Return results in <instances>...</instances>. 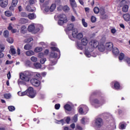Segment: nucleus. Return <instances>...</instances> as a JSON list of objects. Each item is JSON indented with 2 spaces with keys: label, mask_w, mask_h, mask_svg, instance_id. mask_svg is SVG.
Here are the masks:
<instances>
[{
  "label": "nucleus",
  "mask_w": 130,
  "mask_h": 130,
  "mask_svg": "<svg viewBox=\"0 0 130 130\" xmlns=\"http://www.w3.org/2000/svg\"><path fill=\"white\" fill-rule=\"evenodd\" d=\"M81 22L83 26H84L85 28H87L88 27V23L86 22L85 19H82Z\"/></svg>",
  "instance_id": "36"
},
{
  "label": "nucleus",
  "mask_w": 130,
  "mask_h": 130,
  "mask_svg": "<svg viewBox=\"0 0 130 130\" xmlns=\"http://www.w3.org/2000/svg\"><path fill=\"white\" fill-rule=\"evenodd\" d=\"M38 60V58L35 56H31L30 58V60L32 61L33 62H36L37 60Z\"/></svg>",
  "instance_id": "47"
},
{
  "label": "nucleus",
  "mask_w": 130,
  "mask_h": 130,
  "mask_svg": "<svg viewBox=\"0 0 130 130\" xmlns=\"http://www.w3.org/2000/svg\"><path fill=\"white\" fill-rule=\"evenodd\" d=\"M70 6H71L72 9L74 10V12L75 14L77 13V11H76V10H75V8H77V7H78V6L77 5V3H76V1L75 0H71V1H70Z\"/></svg>",
  "instance_id": "20"
},
{
  "label": "nucleus",
  "mask_w": 130,
  "mask_h": 130,
  "mask_svg": "<svg viewBox=\"0 0 130 130\" xmlns=\"http://www.w3.org/2000/svg\"><path fill=\"white\" fill-rule=\"evenodd\" d=\"M7 41L9 43L12 44L14 43V39H13L12 38H8L7 39Z\"/></svg>",
  "instance_id": "49"
},
{
  "label": "nucleus",
  "mask_w": 130,
  "mask_h": 130,
  "mask_svg": "<svg viewBox=\"0 0 130 130\" xmlns=\"http://www.w3.org/2000/svg\"><path fill=\"white\" fill-rule=\"evenodd\" d=\"M12 5L13 7H16L18 5V0H13Z\"/></svg>",
  "instance_id": "53"
},
{
  "label": "nucleus",
  "mask_w": 130,
  "mask_h": 130,
  "mask_svg": "<svg viewBox=\"0 0 130 130\" xmlns=\"http://www.w3.org/2000/svg\"><path fill=\"white\" fill-rule=\"evenodd\" d=\"M8 109L9 111H14V110H15V107L13 106H9Z\"/></svg>",
  "instance_id": "57"
},
{
  "label": "nucleus",
  "mask_w": 130,
  "mask_h": 130,
  "mask_svg": "<svg viewBox=\"0 0 130 130\" xmlns=\"http://www.w3.org/2000/svg\"><path fill=\"white\" fill-rule=\"evenodd\" d=\"M18 95H19V96H25L27 95V96H28L30 98H34V97L36 96V91H34L32 87H29L28 88L27 90L25 91L18 92Z\"/></svg>",
  "instance_id": "4"
},
{
  "label": "nucleus",
  "mask_w": 130,
  "mask_h": 130,
  "mask_svg": "<svg viewBox=\"0 0 130 130\" xmlns=\"http://www.w3.org/2000/svg\"><path fill=\"white\" fill-rule=\"evenodd\" d=\"M43 56H44V54L43 53L41 52L38 54V57H40V58H42Z\"/></svg>",
  "instance_id": "64"
},
{
  "label": "nucleus",
  "mask_w": 130,
  "mask_h": 130,
  "mask_svg": "<svg viewBox=\"0 0 130 130\" xmlns=\"http://www.w3.org/2000/svg\"><path fill=\"white\" fill-rule=\"evenodd\" d=\"M72 106L73 104L71 103H68L63 106L66 113L69 114V112L72 111L73 109Z\"/></svg>",
  "instance_id": "15"
},
{
  "label": "nucleus",
  "mask_w": 130,
  "mask_h": 130,
  "mask_svg": "<svg viewBox=\"0 0 130 130\" xmlns=\"http://www.w3.org/2000/svg\"><path fill=\"white\" fill-rule=\"evenodd\" d=\"M45 61H46V58H42L40 59V62L42 63V64H43L44 63H45Z\"/></svg>",
  "instance_id": "56"
},
{
  "label": "nucleus",
  "mask_w": 130,
  "mask_h": 130,
  "mask_svg": "<svg viewBox=\"0 0 130 130\" xmlns=\"http://www.w3.org/2000/svg\"><path fill=\"white\" fill-rule=\"evenodd\" d=\"M28 30L29 32H31L34 34H36V33H38V29H36V24L32 23L29 25L28 27Z\"/></svg>",
  "instance_id": "12"
},
{
  "label": "nucleus",
  "mask_w": 130,
  "mask_h": 130,
  "mask_svg": "<svg viewBox=\"0 0 130 130\" xmlns=\"http://www.w3.org/2000/svg\"><path fill=\"white\" fill-rule=\"evenodd\" d=\"M56 8V5L54 4H53L51 5L50 7V12L52 13V12H53L54 10H55V8Z\"/></svg>",
  "instance_id": "33"
},
{
  "label": "nucleus",
  "mask_w": 130,
  "mask_h": 130,
  "mask_svg": "<svg viewBox=\"0 0 130 130\" xmlns=\"http://www.w3.org/2000/svg\"><path fill=\"white\" fill-rule=\"evenodd\" d=\"M124 60H125V61H126L128 66H129V67H130V58H128L127 57H125Z\"/></svg>",
  "instance_id": "48"
},
{
  "label": "nucleus",
  "mask_w": 130,
  "mask_h": 130,
  "mask_svg": "<svg viewBox=\"0 0 130 130\" xmlns=\"http://www.w3.org/2000/svg\"><path fill=\"white\" fill-rule=\"evenodd\" d=\"M100 12L102 15L101 17L102 19H106V18H107L108 16L105 14V10L104 8H101V9H100Z\"/></svg>",
  "instance_id": "22"
},
{
  "label": "nucleus",
  "mask_w": 130,
  "mask_h": 130,
  "mask_svg": "<svg viewBox=\"0 0 130 130\" xmlns=\"http://www.w3.org/2000/svg\"><path fill=\"white\" fill-rule=\"evenodd\" d=\"M111 32L112 34H115L116 33V29L113 28L111 29Z\"/></svg>",
  "instance_id": "62"
},
{
  "label": "nucleus",
  "mask_w": 130,
  "mask_h": 130,
  "mask_svg": "<svg viewBox=\"0 0 130 130\" xmlns=\"http://www.w3.org/2000/svg\"><path fill=\"white\" fill-rule=\"evenodd\" d=\"M95 94V92H93L89 98V101L91 105L94 106L95 108H98V107H100L102 106V105H104L105 103H106V99L104 98H102L99 100L98 99H94L92 100V97L93 95Z\"/></svg>",
  "instance_id": "3"
},
{
  "label": "nucleus",
  "mask_w": 130,
  "mask_h": 130,
  "mask_svg": "<svg viewBox=\"0 0 130 130\" xmlns=\"http://www.w3.org/2000/svg\"><path fill=\"white\" fill-rule=\"evenodd\" d=\"M34 67H35V69L38 70V69H40L41 68V64H40V63H35L34 64Z\"/></svg>",
  "instance_id": "37"
},
{
  "label": "nucleus",
  "mask_w": 130,
  "mask_h": 130,
  "mask_svg": "<svg viewBox=\"0 0 130 130\" xmlns=\"http://www.w3.org/2000/svg\"><path fill=\"white\" fill-rule=\"evenodd\" d=\"M31 75V73L28 71L20 73L19 74L20 79L18 80V85H26V82L30 81Z\"/></svg>",
  "instance_id": "2"
},
{
  "label": "nucleus",
  "mask_w": 130,
  "mask_h": 130,
  "mask_svg": "<svg viewBox=\"0 0 130 130\" xmlns=\"http://www.w3.org/2000/svg\"><path fill=\"white\" fill-rule=\"evenodd\" d=\"M33 38L32 37H28L27 39L24 40V42L25 43L31 42V41H32Z\"/></svg>",
  "instance_id": "43"
},
{
  "label": "nucleus",
  "mask_w": 130,
  "mask_h": 130,
  "mask_svg": "<svg viewBox=\"0 0 130 130\" xmlns=\"http://www.w3.org/2000/svg\"><path fill=\"white\" fill-rule=\"evenodd\" d=\"M27 17L30 20H34V19H36V14L30 13L27 15Z\"/></svg>",
  "instance_id": "29"
},
{
  "label": "nucleus",
  "mask_w": 130,
  "mask_h": 130,
  "mask_svg": "<svg viewBox=\"0 0 130 130\" xmlns=\"http://www.w3.org/2000/svg\"><path fill=\"white\" fill-rule=\"evenodd\" d=\"M98 47L99 50L102 52H103L105 50V46L102 43H100Z\"/></svg>",
  "instance_id": "25"
},
{
  "label": "nucleus",
  "mask_w": 130,
  "mask_h": 130,
  "mask_svg": "<svg viewBox=\"0 0 130 130\" xmlns=\"http://www.w3.org/2000/svg\"><path fill=\"white\" fill-rule=\"evenodd\" d=\"M26 10L27 12H35V11H36V8H35V7H32V8L29 5H27Z\"/></svg>",
  "instance_id": "27"
},
{
  "label": "nucleus",
  "mask_w": 130,
  "mask_h": 130,
  "mask_svg": "<svg viewBox=\"0 0 130 130\" xmlns=\"http://www.w3.org/2000/svg\"><path fill=\"white\" fill-rule=\"evenodd\" d=\"M24 49L25 50H30V49H32V46L30 44H26L24 46Z\"/></svg>",
  "instance_id": "35"
},
{
  "label": "nucleus",
  "mask_w": 130,
  "mask_h": 130,
  "mask_svg": "<svg viewBox=\"0 0 130 130\" xmlns=\"http://www.w3.org/2000/svg\"><path fill=\"white\" fill-rule=\"evenodd\" d=\"M57 18L58 19V24L60 26L63 25L64 23L68 22V18H67V16L63 14H59L57 16Z\"/></svg>",
  "instance_id": "7"
},
{
  "label": "nucleus",
  "mask_w": 130,
  "mask_h": 130,
  "mask_svg": "<svg viewBox=\"0 0 130 130\" xmlns=\"http://www.w3.org/2000/svg\"><path fill=\"white\" fill-rule=\"evenodd\" d=\"M30 83H31L32 85L35 86V87H39L41 84L40 81L35 78L31 79Z\"/></svg>",
  "instance_id": "18"
},
{
  "label": "nucleus",
  "mask_w": 130,
  "mask_h": 130,
  "mask_svg": "<svg viewBox=\"0 0 130 130\" xmlns=\"http://www.w3.org/2000/svg\"><path fill=\"white\" fill-rule=\"evenodd\" d=\"M72 36L74 38H77V39H81L83 38V34L82 33H79L78 32V29H74V31L72 32Z\"/></svg>",
  "instance_id": "14"
},
{
  "label": "nucleus",
  "mask_w": 130,
  "mask_h": 130,
  "mask_svg": "<svg viewBox=\"0 0 130 130\" xmlns=\"http://www.w3.org/2000/svg\"><path fill=\"white\" fill-rule=\"evenodd\" d=\"M75 30H77V29L75 28V25H74V24L71 23L67 25V28L66 29V33L67 34H68L69 37L71 40H73V39L71 38V36H70L69 32H70V31H72L73 32H74V31H75Z\"/></svg>",
  "instance_id": "11"
},
{
  "label": "nucleus",
  "mask_w": 130,
  "mask_h": 130,
  "mask_svg": "<svg viewBox=\"0 0 130 130\" xmlns=\"http://www.w3.org/2000/svg\"><path fill=\"white\" fill-rule=\"evenodd\" d=\"M4 97L6 99H10V98H11V97H12V95L10 93H5V94H4Z\"/></svg>",
  "instance_id": "52"
},
{
  "label": "nucleus",
  "mask_w": 130,
  "mask_h": 130,
  "mask_svg": "<svg viewBox=\"0 0 130 130\" xmlns=\"http://www.w3.org/2000/svg\"><path fill=\"white\" fill-rule=\"evenodd\" d=\"M62 9L63 11H64V12H65L66 13H68V12L70 11V7H69V6H68L67 5L63 7Z\"/></svg>",
  "instance_id": "38"
},
{
  "label": "nucleus",
  "mask_w": 130,
  "mask_h": 130,
  "mask_svg": "<svg viewBox=\"0 0 130 130\" xmlns=\"http://www.w3.org/2000/svg\"><path fill=\"white\" fill-rule=\"evenodd\" d=\"M36 29L38 30V32H42L43 26L41 24H36Z\"/></svg>",
  "instance_id": "24"
},
{
  "label": "nucleus",
  "mask_w": 130,
  "mask_h": 130,
  "mask_svg": "<svg viewBox=\"0 0 130 130\" xmlns=\"http://www.w3.org/2000/svg\"><path fill=\"white\" fill-rule=\"evenodd\" d=\"M72 121H73V122H77V121H78V115H75L73 119H72Z\"/></svg>",
  "instance_id": "50"
},
{
  "label": "nucleus",
  "mask_w": 130,
  "mask_h": 130,
  "mask_svg": "<svg viewBox=\"0 0 130 130\" xmlns=\"http://www.w3.org/2000/svg\"><path fill=\"white\" fill-rule=\"evenodd\" d=\"M105 48L108 51H111L113 48V44L112 42H108L105 44Z\"/></svg>",
  "instance_id": "19"
},
{
  "label": "nucleus",
  "mask_w": 130,
  "mask_h": 130,
  "mask_svg": "<svg viewBox=\"0 0 130 130\" xmlns=\"http://www.w3.org/2000/svg\"><path fill=\"white\" fill-rule=\"evenodd\" d=\"M25 54L27 56H32V55H34L35 54V53L32 50H29L26 51Z\"/></svg>",
  "instance_id": "30"
},
{
  "label": "nucleus",
  "mask_w": 130,
  "mask_h": 130,
  "mask_svg": "<svg viewBox=\"0 0 130 130\" xmlns=\"http://www.w3.org/2000/svg\"><path fill=\"white\" fill-rule=\"evenodd\" d=\"M8 0H0V7L1 8H6L8 6Z\"/></svg>",
  "instance_id": "21"
},
{
  "label": "nucleus",
  "mask_w": 130,
  "mask_h": 130,
  "mask_svg": "<svg viewBox=\"0 0 130 130\" xmlns=\"http://www.w3.org/2000/svg\"><path fill=\"white\" fill-rule=\"evenodd\" d=\"M112 52L114 55H117L119 53V51L117 48H114L113 49Z\"/></svg>",
  "instance_id": "34"
},
{
  "label": "nucleus",
  "mask_w": 130,
  "mask_h": 130,
  "mask_svg": "<svg viewBox=\"0 0 130 130\" xmlns=\"http://www.w3.org/2000/svg\"><path fill=\"white\" fill-rule=\"evenodd\" d=\"M10 51L12 55H14V54H16V50H15V48L14 47V46H12L10 47Z\"/></svg>",
  "instance_id": "39"
},
{
  "label": "nucleus",
  "mask_w": 130,
  "mask_h": 130,
  "mask_svg": "<svg viewBox=\"0 0 130 130\" xmlns=\"http://www.w3.org/2000/svg\"><path fill=\"white\" fill-rule=\"evenodd\" d=\"M51 46H54V47H51L52 52L50 54V57H53V58H57V53H58L59 54L58 58H59V56L60 55V51H59V49H58V48L55 47L56 46V43L53 42H51ZM55 51L57 53H56Z\"/></svg>",
  "instance_id": "5"
},
{
  "label": "nucleus",
  "mask_w": 130,
  "mask_h": 130,
  "mask_svg": "<svg viewBox=\"0 0 130 130\" xmlns=\"http://www.w3.org/2000/svg\"><path fill=\"white\" fill-rule=\"evenodd\" d=\"M94 124L96 127H101L103 125V119L100 117H97L94 119Z\"/></svg>",
  "instance_id": "13"
},
{
  "label": "nucleus",
  "mask_w": 130,
  "mask_h": 130,
  "mask_svg": "<svg viewBox=\"0 0 130 130\" xmlns=\"http://www.w3.org/2000/svg\"><path fill=\"white\" fill-rule=\"evenodd\" d=\"M4 36L6 38H8L9 36H10V32H9V30H5L4 32Z\"/></svg>",
  "instance_id": "42"
},
{
  "label": "nucleus",
  "mask_w": 130,
  "mask_h": 130,
  "mask_svg": "<svg viewBox=\"0 0 130 130\" xmlns=\"http://www.w3.org/2000/svg\"><path fill=\"white\" fill-rule=\"evenodd\" d=\"M115 126V124H114V120L112 119L109 121H108L106 127L104 128V130H113L114 129Z\"/></svg>",
  "instance_id": "10"
},
{
  "label": "nucleus",
  "mask_w": 130,
  "mask_h": 130,
  "mask_svg": "<svg viewBox=\"0 0 130 130\" xmlns=\"http://www.w3.org/2000/svg\"><path fill=\"white\" fill-rule=\"evenodd\" d=\"M66 121L67 123L68 124L70 123V121H71V117H67L66 119Z\"/></svg>",
  "instance_id": "63"
},
{
  "label": "nucleus",
  "mask_w": 130,
  "mask_h": 130,
  "mask_svg": "<svg viewBox=\"0 0 130 130\" xmlns=\"http://www.w3.org/2000/svg\"><path fill=\"white\" fill-rule=\"evenodd\" d=\"M36 2V0H29V4H30V5H34Z\"/></svg>",
  "instance_id": "60"
},
{
  "label": "nucleus",
  "mask_w": 130,
  "mask_h": 130,
  "mask_svg": "<svg viewBox=\"0 0 130 130\" xmlns=\"http://www.w3.org/2000/svg\"><path fill=\"white\" fill-rule=\"evenodd\" d=\"M124 60V54L123 53H120L119 56V60H122V59Z\"/></svg>",
  "instance_id": "44"
},
{
  "label": "nucleus",
  "mask_w": 130,
  "mask_h": 130,
  "mask_svg": "<svg viewBox=\"0 0 130 130\" xmlns=\"http://www.w3.org/2000/svg\"><path fill=\"white\" fill-rule=\"evenodd\" d=\"M55 123H57L58 124H62V125H63L64 123H66V122L64 121V119H61L60 120H56L55 121Z\"/></svg>",
  "instance_id": "31"
},
{
  "label": "nucleus",
  "mask_w": 130,
  "mask_h": 130,
  "mask_svg": "<svg viewBox=\"0 0 130 130\" xmlns=\"http://www.w3.org/2000/svg\"><path fill=\"white\" fill-rule=\"evenodd\" d=\"M43 49L41 47H37L36 48H35L34 52L36 53H38V52H41Z\"/></svg>",
  "instance_id": "32"
},
{
  "label": "nucleus",
  "mask_w": 130,
  "mask_h": 130,
  "mask_svg": "<svg viewBox=\"0 0 130 130\" xmlns=\"http://www.w3.org/2000/svg\"><path fill=\"white\" fill-rule=\"evenodd\" d=\"M5 15L7 16V17H11L12 16V12L10 11H7L5 12Z\"/></svg>",
  "instance_id": "45"
},
{
  "label": "nucleus",
  "mask_w": 130,
  "mask_h": 130,
  "mask_svg": "<svg viewBox=\"0 0 130 130\" xmlns=\"http://www.w3.org/2000/svg\"><path fill=\"white\" fill-rule=\"evenodd\" d=\"M60 108V104H56L55 105V109L56 110H58Z\"/></svg>",
  "instance_id": "58"
},
{
  "label": "nucleus",
  "mask_w": 130,
  "mask_h": 130,
  "mask_svg": "<svg viewBox=\"0 0 130 130\" xmlns=\"http://www.w3.org/2000/svg\"><path fill=\"white\" fill-rule=\"evenodd\" d=\"M21 17L27 18V17H28V14L25 12H22L21 13Z\"/></svg>",
  "instance_id": "59"
},
{
  "label": "nucleus",
  "mask_w": 130,
  "mask_h": 130,
  "mask_svg": "<svg viewBox=\"0 0 130 130\" xmlns=\"http://www.w3.org/2000/svg\"><path fill=\"white\" fill-rule=\"evenodd\" d=\"M6 49V47L5 46V45L3 44H0V52H3L4 50Z\"/></svg>",
  "instance_id": "41"
},
{
  "label": "nucleus",
  "mask_w": 130,
  "mask_h": 130,
  "mask_svg": "<svg viewBox=\"0 0 130 130\" xmlns=\"http://www.w3.org/2000/svg\"><path fill=\"white\" fill-rule=\"evenodd\" d=\"M20 21L22 24H26L28 22V20L25 18H21Z\"/></svg>",
  "instance_id": "55"
},
{
  "label": "nucleus",
  "mask_w": 130,
  "mask_h": 130,
  "mask_svg": "<svg viewBox=\"0 0 130 130\" xmlns=\"http://www.w3.org/2000/svg\"><path fill=\"white\" fill-rule=\"evenodd\" d=\"M45 13H46L47 14H50V13H51V12H50V8L49 7H46L45 8Z\"/></svg>",
  "instance_id": "40"
},
{
  "label": "nucleus",
  "mask_w": 130,
  "mask_h": 130,
  "mask_svg": "<svg viewBox=\"0 0 130 130\" xmlns=\"http://www.w3.org/2000/svg\"><path fill=\"white\" fill-rule=\"evenodd\" d=\"M125 127H126V123L125 122L120 123L119 125V128L120 129H125Z\"/></svg>",
  "instance_id": "26"
},
{
  "label": "nucleus",
  "mask_w": 130,
  "mask_h": 130,
  "mask_svg": "<svg viewBox=\"0 0 130 130\" xmlns=\"http://www.w3.org/2000/svg\"><path fill=\"white\" fill-rule=\"evenodd\" d=\"M89 42V40H88V39L86 37L83 38L81 40V43H80L79 42L77 43V48L78 49H80V50H82L84 48V46H86L87 44H88V43Z\"/></svg>",
  "instance_id": "6"
},
{
  "label": "nucleus",
  "mask_w": 130,
  "mask_h": 130,
  "mask_svg": "<svg viewBox=\"0 0 130 130\" xmlns=\"http://www.w3.org/2000/svg\"><path fill=\"white\" fill-rule=\"evenodd\" d=\"M90 21L92 23H95L96 21V17L94 16H92L90 18Z\"/></svg>",
  "instance_id": "51"
},
{
  "label": "nucleus",
  "mask_w": 130,
  "mask_h": 130,
  "mask_svg": "<svg viewBox=\"0 0 130 130\" xmlns=\"http://www.w3.org/2000/svg\"><path fill=\"white\" fill-rule=\"evenodd\" d=\"M118 3L119 7H122V11L123 13H126L128 11L129 7L128 5H125L126 0H118Z\"/></svg>",
  "instance_id": "8"
},
{
  "label": "nucleus",
  "mask_w": 130,
  "mask_h": 130,
  "mask_svg": "<svg viewBox=\"0 0 130 130\" xmlns=\"http://www.w3.org/2000/svg\"><path fill=\"white\" fill-rule=\"evenodd\" d=\"M123 18L125 22L130 21V14L129 13H125L123 15Z\"/></svg>",
  "instance_id": "23"
},
{
  "label": "nucleus",
  "mask_w": 130,
  "mask_h": 130,
  "mask_svg": "<svg viewBox=\"0 0 130 130\" xmlns=\"http://www.w3.org/2000/svg\"><path fill=\"white\" fill-rule=\"evenodd\" d=\"M99 46V43L98 41L93 40L89 43V46H86L85 48V55L86 57H91L93 56V57H96L97 54L94 53L93 55L91 53L94 48H96Z\"/></svg>",
  "instance_id": "1"
},
{
  "label": "nucleus",
  "mask_w": 130,
  "mask_h": 130,
  "mask_svg": "<svg viewBox=\"0 0 130 130\" xmlns=\"http://www.w3.org/2000/svg\"><path fill=\"white\" fill-rule=\"evenodd\" d=\"M79 112L80 114L82 115H85V114H87L88 112L89 111V108L88 107L85 105H80L79 108Z\"/></svg>",
  "instance_id": "9"
},
{
  "label": "nucleus",
  "mask_w": 130,
  "mask_h": 130,
  "mask_svg": "<svg viewBox=\"0 0 130 130\" xmlns=\"http://www.w3.org/2000/svg\"><path fill=\"white\" fill-rule=\"evenodd\" d=\"M93 12H94V14H98V13H99V12H100V9L98 7H95L93 9Z\"/></svg>",
  "instance_id": "46"
},
{
  "label": "nucleus",
  "mask_w": 130,
  "mask_h": 130,
  "mask_svg": "<svg viewBox=\"0 0 130 130\" xmlns=\"http://www.w3.org/2000/svg\"><path fill=\"white\" fill-rule=\"evenodd\" d=\"M25 64L27 67H30L31 66V61L30 60H26L25 61Z\"/></svg>",
  "instance_id": "54"
},
{
  "label": "nucleus",
  "mask_w": 130,
  "mask_h": 130,
  "mask_svg": "<svg viewBox=\"0 0 130 130\" xmlns=\"http://www.w3.org/2000/svg\"><path fill=\"white\" fill-rule=\"evenodd\" d=\"M76 130H83V128L80 126V125H77L76 127Z\"/></svg>",
  "instance_id": "61"
},
{
  "label": "nucleus",
  "mask_w": 130,
  "mask_h": 130,
  "mask_svg": "<svg viewBox=\"0 0 130 130\" xmlns=\"http://www.w3.org/2000/svg\"><path fill=\"white\" fill-rule=\"evenodd\" d=\"M112 88L115 90H120L121 86L120 84L117 81H113L111 84Z\"/></svg>",
  "instance_id": "16"
},
{
  "label": "nucleus",
  "mask_w": 130,
  "mask_h": 130,
  "mask_svg": "<svg viewBox=\"0 0 130 130\" xmlns=\"http://www.w3.org/2000/svg\"><path fill=\"white\" fill-rule=\"evenodd\" d=\"M27 32V27L25 25H22L20 29V33L25 34Z\"/></svg>",
  "instance_id": "28"
},
{
  "label": "nucleus",
  "mask_w": 130,
  "mask_h": 130,
  "mask_svg": "<svg viewBox=\"0 0 130 130\" xmlns=\"http://www.w3.org/2000/svg\"><path fill=\"white\" fill-rule=\"evenodd\" d=\"M53 57H51L50 58V64L51 66H49L48 67V69L49 71H51V70H53L54 69L52 66H54L55 64H56V60H53Z\"/></svg>",
  "instance_id": "17"
}]
</instances>
